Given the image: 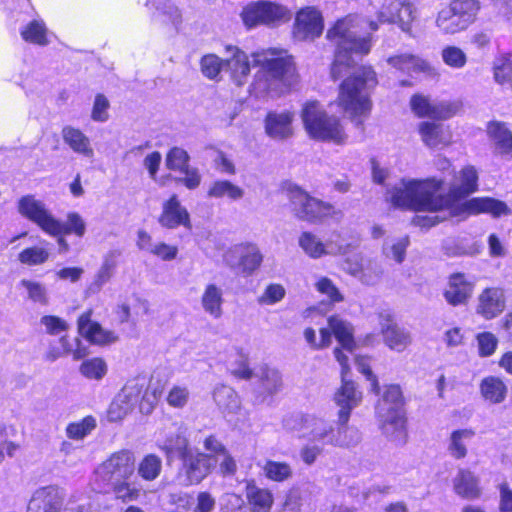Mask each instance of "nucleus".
<instances>
[{
  "label": "nucleus",
  "instance_id": "338daca9",
  "mask_svg": "<svg viewBox=\"0 0 512 512\" xmlns=\"http://www.w3.org/2000/svg\"><path fill=\"white\" fill-rule=\"evenodd\" d=\"M315 287L319 293L327 296L331 302H340L343 300L338 288L334 285L332 280L327 277L319 278Z\"/></svg>",
  "mask_w": 512,
  "mask_h": 512
},
{
  "label": "nucleus",
  "instance_id": "49530a36",
  "mask_svg": "<svg viewBox=\"0 0 512 512\" xmlns=\"http://www.w3.org/2000/svg\"><path fill=\"white\" fill-rule=\"evenodd\" d=\"M200 70L206 78L220 81L221 73L225 72V58L213 53L206 54L200 60Z\"/></svg>",
  "mask_w": 512,
  "mask_h": 512
},
{
  "label": "nucleus",
  "instance_id": "e433bc0d",
  "mask_svg": "<svg viewBox=\"0 0 512 512\" xmlns=\"http://www.w3.org/2000/svg\"><path fill=\"white\" fill-rule=\"evenodd\" d=\"M20 35L25 42L46 46L49 44L48 29L45 22L40 18H35L23 25L20 29Z\"/></svg>",
  "mask_w": 512,
  "mask_h": 512
},
{
  "label": "nucleus",
  "instance_id": "4d7b16f0",
  "mask_svg": "<svg viewBox=\"0 0 512 512\" xmlns=\"http://www.w3.org/2000/svg\"><path fill=\"white\" fill-rule=\"evenodd\" d=\"M96 427V420L87 416L78 422L70 423L66 428V434L70 439L80 440L87 436Z\"/></svg>",
  "mask_w": 512,
  "mask_h": 512
},
{
  "label": "nucleus",
  "instance_id": "f3484780",
  "mask_svg": "<svg viewBox=\"0 0 512 512\" xmlns=\"http://www.w3.org/2000/svg\"><path fill=\"white\" fill-rule=\"evenodd\" d=\"M324 21L321 12L315 7L300 9L295 16L293 35L300 41H312L322 34Z\"/></svg>",
  "mask_w": 512,
  "mask_h": 512
},
{
  "label": "nucleus",
  "instance_id": "13d9d810",
  "mask_svg": "<svg viewBox=\"0 0 512 512\" xmlns=\"http://www.w3.org/2000/svg\"><path fill=\"white\" fill-rule=\"evenodd\" d=\"M187 152L179 147L172 148L166 156V166L170 170L182 171L189 166Z\"/></svg>",
  "mask_w": 512,
  "mask_h": 512
},
{
  "label": "nucleus",
  "instance_id": "aec40b11",
  "mask_svg": "<svg viewBox=\"0 0 512 512\" xmlns=\"http://www.w3.org/2000/svg\"><path fill=\"white\" fill-rule=\"evenodd\" d=\"M63 499V490L58 486L38 488L32 494L26 512H60Z\"/></svg>",
  "mask_w": 512,
  "mask_h": 512
},
{
  "label": "nucleus",
  "instance_id": "7c9ffc66",
  "mask_svg": "<svg viewBox=\"0 0 512 512\" xmlns=\"http://www.w3.org/2000/svg\"><path fill=\"white\" fill-rule=\"evenodd\" d=\"M418 131L424 144L431 148L446 146L451 141L449 129L442 124L421 122Z\"/></svg>",
  "mask_w": 512,
  "mask_h": 512
},
{
  "label": "nucleus",
  "instance_id": "f704fd0d",
  "mask_svg": "<svg viewBox=\"0 0 512 512\" xmlns=\"http://www.w3.org/2000/svg\"><path fill=\"white\" fill-rule=\"evenodd\" d=\"M64 142L75 152L85 157L94 155L93 148L89 138L79 129L71 126L64 127L62 130Z\"/></svg>",
  "mask_w": 512,
  "mask_h": 512
},
{
  "label": "nucleus",
  "instance_id": "ea45409f",
  "mask_svg": "<svg viewBox=\"0 0 512 512\" xmlns=\"http://www.w3.org/2000/svg\"><path fill=\"white\" fill-rule=\"evenodd\" d=\"M213 398L218 407L227 414H234L240 409V399L237 393L229 386H217Z\"/></svg>",
  "mask_w": 512,
  "mask_h": 512
},
{
  "label": "nucleus",
  "instance_id": "f257e3e1",
  "mask_svg": "<svg viewBox=\"0 0 512 512\" xmlns=\"http://www.w3.org/2000/svg\"><path fill=\"white\" fill-rule=\"evenodd\" d=\"M448 193L441 194L442 180L401 179L387 191V200L394 207L416 210L446 211L449 216L465 220L470 216L489 214L500 218L511 214L509 206L492 197H473L464 200L478 189V172L472 165L462 168Z\"/></svg>",
  "mask_w": 512,
  "mask_h": 512
},
{
  "label": "nucleus",
  "instance_id": "2f4dec72",
  "mask_svg": "<svg viewBox=\"0 0 512 512\" xmlns=\"http://www.w3.org/2000/svg\"><path fill=\"white\" fill-rule=\"evenodd\" d=\"M481 397L489 404L503 403L508 394V387L503 379L497 376L483 378L479 385Z\"/></svg>",
  "mask_w": 512,
  "mask_h": 512
},
{
  "label": "nucleus",
  "instance_id": "bb28decb",
  "mask_svg": "<svg viewBox=\"0 0 512 512\" xmlns=\"http://www.w3.org/2000/svg\"><path fill=\"white\" fill-rule=\"evenodd\" d=\"M474 290V282L464 274L456 273L450 276L444 291L445 300L453 306L465 304Z\"/></svg>",
  "mask_w": 512,
  "mask_h": 512
},
{
  "label": "nucleus",
  "instance_id": "c756f323",
  "mask_svg": "<svg viewBox=\"0 0 512 512\" xmlns=\"http://www.w3.org/2000/svg\"><path fill=\"white\" fill-rule=\"evenodd\" d=\"M200 303L203 311L210 317L213 319L221 318L224 304L223 289L215 283L205 285Z\"/></svg>",
  "mask_w": 512,
  "mask_h": 512
},
{
  "label": "nucleus",
  "instance_id": "052dcab7",
  "mask_svg": "<svg viewBox=\"0 0 512 512\" xmlns=\"http://www.w3.org/2000/svg\"><path fill=\"white\" fill-rule=\"evenodd\" d=\"M442 59L446 65L455 69L463 68L467 62L464 51L456 46L445 47L442 50Z\"/></svg>",
  "mask_w": 512,
  "mask_h": 512
},
{
  "label": "nucleus",
  "instance_id": "6e6d98bb",
  "mask_svg": "<svg viewBox=\"0 0 512 512\" xmlns=\"http://www.w3.org/2000/svg\"><path fill=\"white\" fill-rule=\"evenodd\" d=\"M409 243L408 236L394 239L391 242H385L383 245V253L386 257L394 259L397 263H402L405 259L406 249Z\"/></svg>",
  "mask_w": 512,
  "mask_h": 512
},
{
  "label": "nucleus",
  "instance_id": "39448f33",
  "mask_svg": "<svg viewBox=\"0 0 512 512\" xmlns=\"http://www.w3.org/2000/svg\"><path fill=\"white\" fill-rule=\"evenodd\" d=\"M17 208L21 216L37 225L49 236L75 234L78 237H83L86 232V223L80 214L68 213L66 222L63 223L52 214L44 202L36 199L33 195L21 197L18 200Z\"/></svg>",
  "mask_w": 512,
  "mask_h": 512
},
{
  "label": "nucleus",
  "instance_id": "9d476101",
  "mask_svg": "<svg viewBox=\"0 0 512 512\" xmlns=\"http://www.w3.org/2000/svg\"><path fill=\"white\" fill-rule=\"evenodd\" d=\"M286 428L321 446L334 444L336 425L314 415L296 416L286 421Z\"/></svg>",
  "mask_w": 512,
  "mask_h": 512
},
{
  "label": "nucleus",
  "instance_id": "c85d7f7f",
  "mask_svg": "<svg viewBox=\"0 0 512 512\" xmlns=\"http://www.w3.org/2000/svg\"><path fill=\"white\" fill-rule=\"evenodd\" d=\"M144 5L155 21L172 25L181 21L180 9L170 0H145Z\"/></svg>",
  "mask_w": 512,
  "mask_h": 512
},
{
  "label": "nucleus",
  "instance_id": "ddd939ff",
  "mask_svg": "<svg viewBox=\"0 0 512 512\" xmlns=\"http://www.w3.org/2000/svg\"><path fill=\"white\" fill-rule=\"evenodd\" d=\"M223 261L230 268L237 269L245 276H250L261 266L263 255L257 245L240 243L231 246L224 252Z\"/></svg>",
  "mask_w": 512,
  "mask_h": 512
},
{
  "label": "nucleus",
  "instance_id": "a18cd8bd",
  "mask_svg": "<svg viewBox=\"0 0 512 512\" xmlns=\"http://www.w3.org/2000/svg\"><path fill=\"white\" fill-rule=\"evenodd\" d=\"M493 78L496 83L512 90V60L507 55H499L493 61Z\"/></svg>",
  "mask_w": 512,
  "mask_h": 512
},
{
  "label": "nucleus",
  "instance_id": "5701e85b",
  "mask_svg": "<svg viewBox=\"0 0 512 512\" xmlns=\"http://www.w3.org/2000/svg\"><path fill=\"white\" fill-rule=\"evenodd\" d=\"M79 333L94 345H109L118 340L114 331L104 329L98 322L91 320V312L83 313L78 319Z\"/></svg>",
  "mask_w": 512,
  "mask_h": 512
},
{
  "label": "nucleus",
  "instance_id": "3c124183",
  "mask_svg": "<svg viewBox=\"0 0 512 512\" xmlns=\"http://www.w3.org/2000/svg\"><path fill=\"white\" fill-rule=\"evenodd\" d=\"M346 270L366 285L377 284L383 274L381 266L372 262H369L365 267L356 265L355 267H347Z\"/></svg>",
  "mask_w": 512,
  "mask_h": 512
},
{
  "label": "nucleus",
  "instance_id": "680f3d73",
  "mask_svg": "<svg viewBox=\"0 0 512 512\" xmlns=\"http://www.w3.org/2000/svg\"><path fill=\"white\" fill-rule=\"evenodd\" d=\"M478 352L481 357H489L494 354L498 346L497 337L491 332L479 333L476 337Z\"/></svg>",
  "mask_w": 512,
  "mask_h": 512
},
{
  "label": "nucleus",
  "instance_id": "423d86ee",
  "mask_svg": "<svg viewBox=\"0 0 512 512\" xmlns=\"http://www.w3.org/2000/svg\"><path fill=\"white\" fill-rule=\"evenodd\" d=\"M300 117L311 139L334 144L346 142L347 134L341 120L334 115H329L320 102L312 100L304 103Z\"/></svg>",
  "mask_w": 512,
  "mask_h": 512
},
{
  "label": "nucleus",
  "instance_id": "0e129e2a",
  "mask_svg": "<svg viewBox=\"0 0 512 512\" xmlns=\"http://www.w3.org/2000/svg\"><path fill=\"white\" fill-rule=\"evenodd\" d=\"M304 338L313 349H322L331 344V333L328 328L320 329V341L316 340V332L312 328L305 329Z\"/></svg>",
  "mask_w": 512,
  "mask_h": 512
},
{
  "label": "nucleus",
  "instance_id": "2eb2a0df",
  "mask_svg": "<svg viewBox=\"0 0 512 512\" xmlns=\"http://www.w3.org/2000/svg\"><path fill=\"white\" fill-rule=\"evenodd\" d=\"M143 386L138 379L129 380L111 402L107 411L108 420L121 421L131 413L139 401Z\"/></svg>",
  "mask_w": 512,
  "mask_h": 512
},
{
  "label": "nucleus",
  "instance_id": "7ed1b4c3",
  "mask_svg": "<svg viewBox=\"0 0 512 512\" xmlns=\"http://www.w3.org/2000/svg\"><path fill=\"white\" fill-rule=\"evenodd\" d=\"M255 66H259L251 92L256 97L279 96L289 92L298 83L295 63L286 51L267 49L251 55Z\"/></svg>",
  "mask_w": 512,
  "mask_h": 512
},
{
  "label": "nucleus",
  "instance_id": "9b49d317",
  "mask_svg": "<svg viewBox=\"0 0 512 512\" xmlns=\"http://www.w3.org/2000/svg\"><path fill=\"white\" fill-rule=\"evenodd\" d=\"M334 356L341 366V386L334 394V402L339 407L338 416L342 423H348L353 409L362 401V392L356 387V384L347 380V374L350 371L348 356L339 348H335Z\"/></svg>",
  "mask_w": 512,
  "mask_h": 512
},
{
  "label": "nucleus",
  "instance_id": "79ce46f5",
  "mask_svg": "<svg viewBox=\"0 0 512 512\" xmlns=\"http://www.w3.org/2000/svg\"><path fill=\"white\" fill-rule=\"evenodd\" d=\"M162 467V459L158 455L147 454L138 463L137 473L141 479L151 482L160 476Z\"/></svg>",
  "mask_w": 512,
  "mask_h": 512
},
{
  "label": "nucleus",
  "instance_id": "f03ea898",
  "mask_svg": "<svg viewBox=\"0 0 512 512\" xmlns=\"http://www.w3.org/2000/svg\"><path fill=\"white\" fill-rule=\"evenodd\" d=\"M366 26L372 31L378 29L375 21L366 22L358 15H348L327 31V38L336 46L332 77L337 79L344 72L353 70L341 83L337 102L356 124H361L369 115L372 107L370 94L377 84L376 74L371 67H353V55L362 56L371 49L370 34L364 31Z\"/></svg>",
  "mask_w": 512,
  "mask_h": 512
},
{
  "label": "nucleus",
  "instance_id": "774afa93",
  "mask_svg": "<svg viewBox=\"0 0 512 512\" xmlns=\"http://www.w3.org/2000/svg\"><path fill=\"white\" fill-rule=\"evenodd\" d=\"M40 323L45 327V331L51 335H59L68 329L67 322L57 316H43Z\"/></svg>",
  "mask_w": 512,
  "mask_h": 512
},
{
  "label": "nucleus",
  "instance_id": "6ab92c4d",
  "mask_svg": "<svg viewBox=\"0 0 512 512\" xmlns=\"http://www.w3.org/2000/svg\"><path fill=\"white\" fill-rule=\"evenodd\" d=\"M225 72L238 86L247 82L251 65L246 52L234 45H226L225 48Z\"/></svg>",
  "mask_w": 512,
  "mask_h": 512
},
{
  "label": "nucleus",
  "instance_id": "c03bdc74",
  "mask_svg": "<svg viewBox=\"0 0 512 512\" xmlns=\"http://www.w3.org/2000/svg\"><path fill=\"white\" fill-rule=\"evenodd\" d=\"M360 441L361 434L359 430L348 426V423H342L338 419L333 446L350 448L356 446Z\"/></svg>",
  "mask_w": 512,
  "mask_h": 512
},
{
  "label": "nucleus",
  "instance_id": "4c0bfd02",
  "mask_svg": "<svg viewBox=\"0 0 512 512\" xmlns=\"http://www.w3.org/2000/svg\"><path fill=\"white\" fill-rule=\"evenodd\" d=\"M436 27L444 34H455L467 28L449 5L441 8L435 19Z\"/></svg>",
  "mask_w": 512,
  "mask_h": 512
},
{
  "label": "nucleus",
  "instance_id": "f8f14e48",
  "mask_svg": "<svg viewBox=\"0 0 512 512\" xmlns=\"http://www.w3.org/2000/svg\"><path fill=\"white\" fill-rule=\"evenodd\" d=\"M303 252L312 259L324 256H344L353 248L340 233L333 232L325 241L312 232H303L298 239Z\"/></svg>",
  "mask_w": 512,
  "mask_h": 512
},
{
  "label": "nucleus",
  "instance_id": "393cba45",
  "mask_svg": "<svg viewBox=\"0 0 512 512\" xmlns=\"http://www.w3.org/2000/svg\"><path fill=\"white\" fill-rule=\"evenodd\" d=\"M295 114L289 110L271 111L265 118L267 135L276 140H284L293 134Z\"/></svg>",
  "mask_w": 512,
  "mask_h": 512
},
{
  "label": "nucleus",
  "instance_id": "473e14b6",
  "mask_svg": "<svg viewBox=\"0 0 512 512\" xmlns=\"http://www.w3.org/2000/svg\"><path fill=\"white\" fill-rule=\"evenodd\" d=\"M246 498L251 512H270L274 502L272 492L257 486L254 481L246 484Z\"/></svg>",
  "mask_w": 512,
  "mask_h": 512
},
{
  "label": "nucleus",
  "instance_id": "09e8293b",
  "mask_svg": "<svg viewBox=\"0 0 512 512\" xmlns=\"http://www.w3.org/2000/svg\"><path fill=\"white\" fill-rule=\"evenodd\" d=\"M208 196L213 198L226 197L230 200L236 201L244 196V190L230 181L220 180L214 182L210 186Z\"/></svg>",
  "mask_w": 512,
  "mask_h": 512
},
{
  "label": "nucleus",
  "instance_id": "37998d69",
  "mask_svg": "<svg viewBox=\"0 0 512 512\" xmlns=\"http://www.w3.org/2000/svg\"><path fill=\"white\" fill-rule=\"evenodd\" d=\"M388 63L399 71L413 73L427 69V63L418 56L412 54H401L388 59Z\"/></svg>",
  "mask_w": 512,
  "mask_h": 512
},
{
  "label": "nucleus",
  "instance_id": "864d4df0",
  "mask_svg": "<svg viewBox=\"0 0 512 512\" xmlns=\"http://www.w3.org/2000/svg\"><path fill=\"white\" fill-rule=\"evenodd\" d=\"M20 286L24 289L29 300L41 305L48 303V292L44 284L34 280L23 279L20 281Z\"/></svg>",
  "mask_w": 512,
  "mask_h": 512
},
{
  "label": "nucleus",
  "instance_id": "72a5a7b5",
  "mask_svg": "<svg viewBox=\"0 0 512 512\" xmlns=\"http://www.w3.org/2000/svg\"><path fill=\"white\" fill-rule=\"evenodd\" d=\"M475 431L471 428L456 429L450 433L447 439V452L456 459L460 460L468 454V443L474 438Z\"/></svg>",
  "mask_w": 512,
  "mask_h": 512
},
{
  "label": "nucleus",
  "instance_id": "cd10ccee",
  "mask_svg": "<svg viewBox=\"0 0 512 512\" xmlns=\"http://www.w3.org/2000/svg\"><path fill=\"white\" fill-rule=\"evenodd\" d=\"M453 489L458 496L467 500L478 499L482 494L479 478L467 469L457 472L453 478Z\"/></svg>",
  "mask_w": 512,
  "mask_h": 512
},
{
  "label": "nucleus",
  "instance_id": "20e7f679",
  "mask_svg": "<svg viewBox=\"0 0 512 512\" xmlns=\"http://www.w3.org/2000/svg\"><path fill=\"white\" fill-rule=\"evenodd\" d=\"M136 469L135 456L130 450L111 454L95 470L99 489L110 487L115 498L123 503L135 502L144 494L142 485L130 478Z\"/></svg>",
  "mask_w": 512,
  "mask_h": 512
},
{
  "label": "nucleus",
  "instance_id": "5fc2aeb1",
  "mask_svg": "<svg viewBox=\"0 0 512 512\" xmlns=\"http://www.w3.org/2000/svg\"><path fill=\"white\" fill-rule=\"evenodd\" d=\"M50 256V252L43 246H33L24 249L18 255V260L25 265L34 266L45 263Z\"/></svg>",
  "mask_w": 512,
  "mask_h": 512
},
{
  "label": "nucleus",
  "instance_id": "e2e57ef3",
  "mask_svg": "<svg viewBox=\"0 0 512 512\" xmlns=\"http://www.w3.org/2000/svg\"><path fill=\"white\" fill-rule=\"evenodd\" d=\"M286 294L285 288L278 283L269 284L261 296L258 298V302L264 305H273L280 302Z\"/></svg>",
  "mask_w": 512,
  "mask_h": 512
},
{
  "label": "nucleus",
  "instance_id": "a211bd4d",
  "mask_svg": "<svg viewBox=\"0 0 512 512\" xmlns=\"http://www.w3.org/2000/svg\"><path fill=\"white\" fill-rule=\"evenodd\" d=\"M412 111L421 118L445 120L454 116L457 105L450 102H437L422 95H414L410 100Z\"/></svg>",
  "mask_w": 512,
  "mask_h": 512
},
{
  "label": "nucleus",
  "instance_id": "b1692460",
  "mask_svg": "<svg viewBox=\"0 0 512 512\" xmlns=\"http://www.w3.org/2000/svg\"><path fill=\"white\" fill-rule=\"evenodd\" d=\"M506 306L504 291L500 288H486L478 296L476 312L490 320L500 315Z\"/></svg>",
  "mask_w": 512,
  "mask_h": 512
},
{
  "label": "nucleus",
  "instance_id": "1a4fd4ad",
  "mask_svg": "<svg viewBox=\"0 0 512 512\" xmlns=\"http://www.w3.org/2000/svg\"><path fill=\"white\" fill-rule=\"evenodd\" d=\"M240 17L248 29L258 25L277 27L291 19V11L280 3L261 0L243 7Z\"/></svg>",
  "mask_w": 512,
  "mask_h": 512
},
{
  "label": "nucleus",
  "instance_id": "4468645a",
  "mask_svg": "<svg viewBox=\"0 0 512 512\" xmlns=\"http://www.w3.org/2000/svg\"><path fill=\"white\" fill-rule=\"evenodd\" d=\"M182 467L177 479L180 485L190 486L200 483L214 468L215 459L211 455H205L191 450L182 459Z\"/></svg>",
  "mask_w": 512,
  "mask_h": 512
},
{
  "label": "nucleus",
  "instance_id": "a878e982",
  "mask_svg": "<svg viewBox=\"0 0 512 512\" xmlns=\"http://www.w3.org/2000/svg\"><path fill=\"white\" fill-rule=\"evenodd\" d=\"M159 223L163 227L170 229L178 226H184L187 228L191 226L190 215L187 209L181 205L176 195L171 196L169 200L163 203Z\"/></svg>",
  "mask_w": 512,
  "mask_h": 512
},
{
  "label": "nucleus",
  "instance_id": "bf43d9fd",
  "mask_svg": "<svg viewBox=\"0 0 512 512\" xmlns=\"http://www.w3.org/2000/svg\"><path fill=\"white\" fill-rule=\"evenodd\" d=\"M190 399V391L185 385H173L169 390L166 401L173 408H183Z\"/></svg>",
  "mask_w": 512,
  "mask_h": 512
},
{
  "label": "nucleus",
  "instance_id": "4be33fe9",
  "mask_svg": "<svg viewBox=\"0 0 512 512\" xmlns=\"http://www.w3.org/2000/svg\"><path fill=\"white\" fill-rule=\"evenodd\" d=\"M379 325L384 343L391 350L402 352L410 345V333L398 327L389 313H381L379 315Z\"/></svg>",
  "mask_w": 512,
  "mask_h": 512
},
{
  "label": "nucleus",
  "instance_id": "a19ab883",
  "mask_svg": "<svg viewBox=\"0 0 512 512\" xmlns=\"http://www.w3.org/2000/svg\"><path fill=\"white\" fill-rule=\"evenodd\" d=\"M79 373L87 380L102 381L108 373V364L102 357H91L82 361Z\"/></svg>",
  "mask_w": 512,
  "mask_h": 512
},
{
  "label": "nucleus",
  "instance_id": "0eeeda50",
  "mask_svg": "<svg viewBox=\"0 0 512 512\" xmlns=\"http://www.w3.org/2000/svg\"><path fill=\"white\" fill-rule=\"evenodd\" d=\"M376 417L383 434L393 442L403 444L406 425L402 392L398 385L385 386L376 405Z\"/></svg>",
  "mask_w": 512,
  "mask_h": 512
},
{
  "label": "nucleus",
  "instance_id": "de8ad7c7",
  "mask_svg": "<svg viewBox=\"0 0 512 512\" xmlns=\"http://www.w3.org/2000/svg\"><path fill=\"white\" fill-rule=\"evenodd\" d=\"M448 5L467 27L474 22L480 9L478 0H451Z\"/></svg>",
  "mask_w": 512,
  "mask_h": 512
},
{
  "label": "nucleus",
  "instance_id": "8fccbe9b",
  "mask_svg": "<svg viewBox=\"0 0 512 512\" xmlns=\"http://www.w3.org/2000/svg\"><path fill=\"white\" fill-rule=\"evenodd\" d=\"M265 477L274 482H284L293 475L292 467L287 462L268 460L262 467Z\"/></svg>",
  "mask_w": 512,
  "mask_h": 512
},
{
  "label": "nucleus",
  "instance_id": "6e6552de",
  "mask_svg": "<svg viewBox=\"0 0 512 512\" xmlns=\"http://www.w3.org/2000/svg\"><path fill=\"white\" fill-rule=\"evenodd\" d=\"M286 191L296 216L301 220L316 223L327 218L339 219L341 216V212L336 211L332 205L311 197L296 185L289 184Z\"/></svg>",
  "mask_w": 512,
  "mask_h": 512
},
{
  "label": "nucleus",
  "instance_id": "58836bf2",
  "mask_svg": "<svg viewBox=\"0 0 512 512\" xmlns=\"http://www.w3.org/2000/svg\"><path fill=\"white\" fill-rule=\"evenodd\" d=\"M160 450L165 453L168 462L175 458L182 459L192 449L189 448L188 441L180 435H172L158 444Z\"/></svg>",
  "mask_w": 512,
  "mask_h": 512
},
{
  "label": "nucleus",
  "instance_id": "dca6fc26",
  "mask_svg": "<svg viewBox=\"0 0 512 512\" xmlns=\"http://www.w3.org/2000/svg\"><path fill=\"white\" fill-rule=\"evenodd\" d=\"M377 19L379 23H395L402 31L410 34L416 19V9L408 1L385 0L377 13Z\"/></svg>",
  "mask_w": 512,
  "mask_h": 512
},
{
  "label": "nucleus",
  "instance_id": "603ef678",
  "mask_svg": "<svg viewBox=\"0 0 512 512\" xmlns=\"http://www.w3.org/2000/svg\"><path fill=\"white\" fill-rule=\"evenodd\" d=\"M116 266V255L113 252L105 255L100 268L94 276L92 286H95L98 290L101 289L112 278Z\"/></svg>",
  "mask_w": 512,
  "mask_h": 512
},
{
  "label": "nucleus",
  "instance_id": "c9c22d12",
  "mask_svg": "<svg viewBox=\"0 0 512 512\" xmlns=\"http://www.w3.org/2000/svg\"><path fill=\"white\" fill-rule=\"evenodd\" d=\"M329 331H332L343 349L352 352L355 348L352 325L338 316L328 319Z\"/></svg>",
  "mask_w": 512,
  "mask_h": 512
},
{
  "label": "nucleus",
  "instance_id": "412c9836",
  "mask_svg": "<svg viewBox=\"0 0 512 512\" xmlns=\"http://www.w3.org/2000/svg\"><path fill=\"white\" fill-rule=\"evenodd\" d=\"M487 135L493 154L506 161L512 160V131L508 125L500 121L489 122Z\"/></svg>",
  "mask_w": 512,
  "mask_h": 512
},
{
  "label": "nucleus",
  "instance_id": "69168bd1",
  "mask_svg": "<svg viewBox=\"0 0 512 512\" xmlns=\"http://www.w3.org/2000/svg\"><path fill=\"white\" fill-rule=\"evenodd\" d=\"M355 364L360 373H362L371 384V391L378 394L380 391L377 377L373 374L370 368V359L366 356H357Z\"/></svg>",
  "mask_w": 512,
  "mask_h": 512
}]
</instances>
